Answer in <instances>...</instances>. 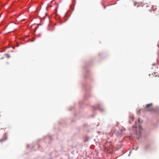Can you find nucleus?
I'll use <instances>...</instances> for the list:
<instances>
[{
  "instance_id": "obj_6",
  "label": "nucleus",
  "mask_w": 159,
  "mask_h": 159,
  "mask_svg": "<svg viewBox=\"0 0 159 159\" xmlns=\"http://www.w3.org/2000/svg\"><path fill=\"white\" fill-rule=\"evenodd\" d=\"M139 129H142V127L141 126H139Z\"/></svg>"
},
{
  "instance_id": "obj_5",
  "label": "nucleus",
  "mask_w": 159,
  "mask_h": 159,
  "mask_svg": "<svg viewBox=\"0 0 159 159\" xmlns=\"http://www.w3.org/2000/svg\"><path fill=\"white\" fill-rule=\"evenodd\" d=\"M136 4H137V3L136 2H134V6H135Z\"/></svg>"
},
{
  "instance_id": "obj_12",
  "label": "nucleus",
  "mask_w": 159,
  "mask_h": 159,
  "mask_svg": "<svg viewBox=\"0 0 159 159\" xmlns=\"http://www.w3.org/2000/svg\"><path fill=\"white\" fill-rule=\"evenodd\" d=\"M121 131H123V130H122V129H121Z\"/></svg>"
},
{
  "instance_id": "obj_1",
  "label": "nucleus",
  "mask_w": 159,
  "mask_h": 159,
  "mask_svg": "<svg viewBox=\"0 0 159 159\" xmlns=\"http://www.w3.org/2000/svg\"><path fill=\"white\" fill-rule=\"evenodd\" d=\"M152 103L147 104L144 107V110L146 111H154L153 108L152 107Z\"/></svg>"
},
{
  "instance_id": "obj_8",
  "label": "nucleus",
  "mask_w": 159,
  "mask_h": 159,
  "mask_svg": "<svg viewBox=\"0 0 159 159\" xmlns=\"http://www.w3.org/2000/svg\"><path fill=\"white\" fill-rule=\"evenodd\" d=\"M34 40H30V41H33Z\"/></svg>"
},
{
  "instance_id": "obj_9",
  "label": "nucleus",
  "mask_w": 159,
  "mask_h": 159,
  "mask_svg": "<svg viewBox=\"0 0 159 159\" xmlns=\"http://www.w3.org/2000/svg\"><path fill=\"white\" fill-rule=\"evenodd\" d=\"M139 122H140V121H139Z\"/></svg>"
},
{
  "instance_id": "obj_10",
  "label": "nucleus",
  "mask_w": 159,
  "mask_h": 159,
  "mask_svg": "<svg viewBox=\"0 0 159 159\" xmlns=\"http://www.w3.org/2000/svg\"><path fill=\"white\" fill-rule=\"evenodd\" d=\"M146 7H148V5H147V6H146Z\"/></svg>"
},
{
  "instance_id": "obj_7",
  "label": "nucleus",
  "mask_w": 159,
  "mask_h": 159,
  "mask_svg": "<svg viewBox=\"0 0 159 159\" xmlns=\"http://www.w3.org/2000/svg\"><path fill=\"white\" fill-rule=\"evenodd\" d=\"M32 15H30V19L32 17Z\"/></svg>"
},
{
  "instance_id": "obj_2",
  "label": "nucleus",
  "mask_w": 159,
  "mask_h": 159,
  "mask_svg": "<svg viewBox=\"0 0 159 159\" xmlns=\"http://www.w3.org/2000/svg\"><path fill=\"white\" fill-rule=\"evenodd\" d=\"M152 7L155 13L157 15H159V7H157L156 6H153Z\"/></svg>"
},
{
  "instance_id": "obj_11",
  "label": "nucleus",
  "mask_w": 159,
  "mask_h": 159,
  "mask_svg": "<svg viewBox=\"0 0 159 159\" xmlns=\"http://www.w3.org/2000/svg\"><path fill=\"white\" fill-rule=\"evenodd\" d=\"M148 10L149 11H150V10L149 9H148Z\"/></svg>"
},
{
  "instance_id": "obj_3",
  "label": "nucleus",
  "mask_w": 159,
  "mask_h": 159,
  "mask_svg": "<svg viewBox=\"0 0 159 159\" xmlns=\"http://www.w3.org/2000/svg\"><path fill=\"white\" fill-rule=\"evenodd\" d=\"M6 55L7 56V57L8 58H9L10 57V56L9 55H8V54H6Z\"/></svg>"
},
{
  "instance_id": "obj_4",
  "label": "nucleus",
  "mask_w": 159,
  "mask_h": 159,
  "mask_svg": "<svg viewBox=\"0 0 159 159\" xmlns=\"http://www.w3.org/2000/svg\"><path fill=\"white\" fill-rule=\"evenodd\" d=\"M3 140L2 139L1 140H0V142H2V141H3Z\"/></svg>"
}]
</instances>
